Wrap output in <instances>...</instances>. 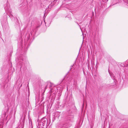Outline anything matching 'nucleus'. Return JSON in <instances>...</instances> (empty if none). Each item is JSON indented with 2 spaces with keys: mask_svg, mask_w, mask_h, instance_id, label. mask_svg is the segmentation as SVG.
<instances>
[{
  "mask_svg": "<svg viewBox=\"0 0 128 128\" xmlns=\"http://www.w3.org/2000/svg\"><path fill=\"white\" fill-rule=\"evenodd\" d=\"M24 124L23 123L22 124H21V126L20 127V128H24Z\"/></svg>",
  "mask_w": 128,
  "mask_h": 128,
  "instance_id": "7",
  "label": "nucleus"
},
{
  "mask_svg": "<svg viewBox=\"0 0 128 128\" xmlns=\"http://www.w3.org/2000/svg\"><path fill=\"white\" fill-rule=\"evenodd\" d=\"M31 34H33L32 32V31L31 32H30Z\"/></svg>",
  "mask_w": 128,
  "mask_h": 128,
  "instance_id": "11",
  "label": "nucleus"
},
{
  "mask_svg": "<svg viewBox=\"0 0 128 128\" xmlns=\"http://www.w3.org/2000/svg\"><path fill=\"white\" fill-rule=\"evenodd\" d=\"M72 125L71 122H66L63 124L61 125L58 126V128H69Z\"/></svg>",
  "mask_w": 128,
  "mask_h": 128,
  "instance_id": "1",
  "label": "nucleus"
},
{
  "mask_svg": "<svg viewBox=\"0 0 128 128\" xmlns=\"http://www.w3.org/2000/svg\"><path fill=\"white\" fill-rule=\"evenodd\" d=\"M75 67V65L74 64L72 66H71V68L70 70L73 69L74 70L75 68L74 67Z\"/></svg>",
  "mask_w": 128,
  "mask_h": 128,
  "instance_id": "6",
  "label": "nucleus"
},
{
  "mask_svg": "<svg viewBox=\"0 0 128 128\" xmlns=\"http://www.w3.org/2000/svg\"><path fill=\"white\" fill-rule=\"evenodd\" d=\"M32 31H33V32H36V30H34V29H33V30H32Z\"/></svg>",
  "mask_w": 128,
  "mask_h": 128,
  "instance_id": "10",
  "label": "nucleus"
},
{
  "mask_svg": "<svg viewBox=\"0 0 128 128\" xmlns=\"http://www.w3.org/2000/svg\"><path fill=\"white\" fill-rule=\"evenodd\" d=\"M57 0H54L53 2V4H54V5L55 3L57 2Z\"/></svg>",
  "mask_w": 128,
  "mask_h": 128,
  "instance_id": "9",
  "label": "nucleus"
},
{
  "mask_svg": "<svg viewBox=\"0 0 128 128\" xmlns=\"http://www.w3.org/2000/svg\"><path fill=\"white\" fill-rule=\"evenodd\" d=\"M124 65L126 66H128V59L126 61Z\"/></svg>",
  "mask_w": 128,
  "mask_h": 128,
  "instance_id": "5",
  "label": "nucleus"
},
{
  "mask_svg": "<svg viewBox=\"0 0 128 128\" xmlns=\"http://www.w3.org/2000/svg\"><path fill=\"white\" fill-rule=\"evenodd\" d=\"M47 85L45 87V89L47 88L48 87L50 88L52 87V86L53 84L50 82H47Z\"/></svg>",
  "mask_w": 128,
  "mask_h": 128,
  "instance_id": "4",
  "label": "nucleus"
},
{
  "mask_svg": "<svg viewBox=\"0 0 128 128\" xmlns=\"http://www.w3.org/2000/svg\"><path fill=\"white\" fill-rule=\"evenodd\" d=\"M30 33H27L25 36V40L26 41H28L30 38Z\"/></svg>",
  "mask_w": 128,
  "mask_h": 128,
  "instance_id": "2",
  "label": "nucleus"
},
{
  "mask_svg": "<svg viewBox=\"0 0 128 128\" xmlns=\"http://www.w3.org/2000/svg\"><path fill=\"white\" fill-rule=\"evenodd\" d=\"M54 5V4H52L51 5H49L48 6V8H50L53 7V6Z\"/></svg>",
  "mask_w": 128,
  "mask_h": 128,
  "instance_id": "8",
  "label": "nucleus"
},
{
  "mask_svg": "<svg viewBox=\"0 0 128 128\" xmlns=\"http://www.w3.org/2000/svg\"><path fill=\"white\" fill-rule=\"evenodd\" d=\"M42 123V125L43 126L46 125L47 124V120L46 119H43L41 120Z\"/></svg>",
  "mask_w": 128,
  "mask_h": 128,
  "instance_id": "3",
  "label": "nucleus"
}]
</instances>
